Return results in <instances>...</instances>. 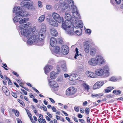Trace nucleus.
Returning a JSON list of instances; mask_svg holds the SVG:
<instances>
[{"mask_svg":"<svg viewBox=\"0 0 123 123\" xmlns=\"http://www.w3.org/2000/svg\"><path fill=\"white\" fill-rule=\"evenodd\" d=\"M92 48L91 45L90 43H86L84 46L85 51L86 53L89 52L90 50Z\"/></svg>","mask_w":123,"mask_h":123,"instance_id":"20","label":"nucleus"},{"mask_svg":"<svg viewBox=\"0 0 123 123\" xmlns=\"http://www.w3.org/2000/svg\"><path fill=\"white\" fill-rule=\"evenodd\" d=\"M76 74H75L74 73H72L71 74L69 78V80H72L73 79H74V77L76 75Z\"/></svg>","mask_w":123,"mask_h":123,"instance_id":"35","label":"nucleus"},{"mask_svg":"<svg viewBox=\"0 0 123 123\" xmlns=\"http://www.w3.org/2000/svg\"><path fill=\"white\" fill-rule=\"evenodd\" d=\"M99 95V94H91V96L92 97L95 98L96 97H98Z\"/></svg>","mask_w":123,"mask_h":123,"instance_id":"41","label":"nucleus"},{"mask_svg":"<svg viewBox=\"0 0 123 123\" xmlns=\"http://www.w3.org/2000/svg\"><path fill=\"white\" fill-rule=\"evenodd\" d=\"M50 33L52 35L54 36H56L57 35V32L55 29L53 28L51 29Z\"/></svg>","mask_w":123,"mask_h":123,"instance_id":"28","label":"nucleus"},{"mask_svg":"<svg viewBox=\"0 0 123 123\" xmlns=\"http://www.w3.org/2000/svg\"><path fill=\"white\" fill-rule=\"evenodd\" d=\"M2 90L4 92H5V91H6L7 90V88L5 86H3L2 87Z\"/></svg>","mask_w":123,"mask_h":123,"instance_id":"43","label":"nucleus"},{"mask_svg":"<svg viewBox=\"0 0 123 123\" xmlns=\"http://www.w3.org/2000/svg\"><path fill=\"white\" fill-rule=\"evenodd\" d=\"M74 109L77 112H78L79 111V108L77 107H74Z\"/></svg>","mask_w":123,"mask_h":123,"instance_id":"48","label":"nucleus"},{"mask_svg":"<svg viewBox=\"0 0 123 123\" xmlns=\"http://www.w3.org/2000/svg\"><path fill=\"white\" fill-rule=\"evenodd\" d=\"M80 111L81 112L83 113L84 112L85 110L83 108H81L80 109Z\"/></svg>","mask_w":123,"mask_h":123,"instance_id":"63","label":"nucleus"},{"mask_svg":"<svg viewBox=\"0 0 123 123\" xmlns=\"http://www.w3.org/2000/svg\"><path fill=\"white\" fill-rule=\"evenodd\" d=\"M15 114L16 116H18L19 115V113L18 111H17L15 113Z\"/></svg>","mask_w":123,"mask_h":123,"instance_id":"56","label":"nucleus"},{"mask_svg":"<svg viewBox=\"0 0 123 123\" xmlns=\"http://www.w3.org/2000/svg\"><path fill=\"white\" fill-rule=\"evenodd\" d=\"M53 51L54 54L55 55L56 54H59L60 51L59 47L58 46L55 47L53 50Z\"/></svg>","mask_w":123,"mask_h":123,"instance_id":"25","label":"nucleus"},{"mask_svg":"<svg viewBox=\"0 0 123 123\" xmlns=\"http://www.w3.org/2000/svg\"><path fill=\"white\" fill-rule=\"evenodd\" d=\"M76 90L74 87H70L67 90L66 93L67 95H70L74 94L76 92Z\"/></svg>","mask_w":123,"mask_h":123,"instance_id":"13","label":"nucleus"},{"mask_svg":"<svg viewBox=\"0 0 123 123\" xmlns=\"http://www.w3.org/2000/svg\"><path fill=\"white\" fill-rule=\"evenodd\" d=\"M12 73L15 75H16V76H18V74L16 72L14 71H13L12 72Z\"/></svg>","mask_w":123,"mask_h":123,"instance_id":"59","label":"nucleus"},{"mask_svg":"<svg viewBox=\"0 0 123 123\" xmlns=\"http://www.w3.org/2000/svg\"><path fill=\"white\" fill-rule=\"evenodd\" d=\"M67 0H60V3L61 4V5L63 4H64L67 2Z\"/></svg>","mask_w":123,"mask_h":123,"instance_id":"37","label":"nucleus"},{"mask_svg":"<svg viewBox=\"0 0 123 123\" xmlns=\"http://www.w3.org/2000/svg\"><path fill=\"white\" fill-rule=\"evenodd\" d=\"M38 33H36L35 31L34 33L29 37V38L28 40V43L30 44H32L34 43H36L38 42L39 43L41 42L42 43L41 44L43 43V40H41V39L40 40L39 35L38 37Z\"/></svg>","mask_w":123,"mask_h":123,"instance_id":"4","label":"nucleus"},{"mask_svg":"<svg viewBox=\"0 0 123 123\" xmlns=\"http://www.w3.org/2000/svg\"><path fill=\"white\" fill-rule=\"evenodd\" d=\"M26 16V12L23 11H21L20 13H17L16 14V16L14 18L13 20L15 22L18 21L22 18Z\"/></svg>","mask_w":123,"mask_h":123,"instance_id":"12","label":"nucleus"},{"mask_svg":"<svg viewBox=\"0 0 123 123\" xmlns=\"http://www.w3.org/2000/svg\"><path fill=\"white\" fill-rule=\"evenodd\" d=\"M29 18H25L19 21L20 24H22V25L24 27H26L28 26L29 25L30 23L29 22H26L28 20Z\"/></svg>","mask_w":123,"mask_h":123,"instance_id":"15","label":"nucleus"},{"mask_svg":"<svg viewBox=\"0 0 123 123\" xmlns=\"http://www.w3.org/2000/svg\"><path fill=\"white\" fill-rule=\"evenodd\" d=\"M21 11H23L21 9H20V7H14L13 10V12L16 13V14L17 13H20Z\"/></svg>","mask_w":123,"mask_h":123,"instance_id":"27","label":"nucleus"},{"mask_svg":"<svg viewBox=\"0 0 123 123\" xmlns=\"http://www.w3.org/2000/svg\"><path fill=\"white\" fill-rule=\"evenodd\" d=\"M49 22L50 25L55 27H57L58 25V23L55 21L49 19Z\"/></svg>","mask_w":123,"mask_h":123,"instance_id":"24","label":"nucleus"},{"mask_svg":"<svg viewBox=\"0 0 123 123\" xmlns=\"http://www.w3.org/2000/svg\"><path fill=\"white\" fill-rule=\"evenodd\" d=\"M72 28L71 29H67L66 30L67 33L69 35H73L74 33H75L78 35H81L82 33V30L80 29H79L78 30H76L74 29H76V27H74L73 28V26H71Z\"/></svg>","mask_w":123,"mask_h":123,"instance_id":"8","label":"nucleus"},{"mask_svg":"<svg viewBox=\"0 0 123 123\" xmlns=\"http://www.w3.org/2000/svg\"><path fill=\"white\" fill-rule=\"evenodd\" d=\"M86 74L88 76L91 78H95L96 76L95 74L92 72L87 71L86 72Z\"/></svg>","mask_w":123,"mask_h":123,"instance_id":"23","label":"nucleus"},{"mask_svg":"<svg viewBox=\"0 0 123 123\" xmlns=\"http://www.w3.org/2000/svg\"><path fill=\"white\" fill-rule=\"evenodd\" d=\"M88 63L90 65L95 66L97 65L103 64L104 60L103 58L100 56H98L95 58H91L89 60Z\"/></svg>","mask_w":123,"mask_h":123,"instance_id":"5","label":"nucleus"},{"mask_svg":"<svg viewBox=\"0 0 123 123\" xmlns=\"http://www.w3.org/2000/svg\"><path fill=\"white\" fill-rule=\"evenodd\" d=\"M65 17L66 19L65 23L62 19V28L65 30H66L67 29H71L72 28L71 26H73V25L71 23L72 22V21L70 15L69 14L66 12Z\"/></svg>","mask_w":123,"mask_h":123,"instance_id":"2","label":"nucleus"},{"mask_svg":"<svg viewBox=\"0 0 123 123\" xmlns=\"http://www.w3.org/2000/svg\"><path fill=\"white\" fill-rule=\"evenodd\" d=\"M49 99L51 101L52 103H54L55 102V101L52 98H49Z\"/></svg>","mask_w":123,"mask_h":123,"instance_id":"64","label":"nucleus"},{"mask_svg":"<svg viewBox=\"0 0 123 123\" xmlns=\"http://www.w3.org/2000/svg\"><path fill=\"white\" fill-rule=\"evenodd\" d=\"M114 88L113 87H109L105 89V92L106 93H107L111 91V90L114 89Z\"/></svg>","mask_w":123,"mask_h":123,"instance_id":"33","label":"nucleus"},{"mask_svg":"<svg viewBox=\"0 0 123 123\" xmlns=\"http://www.w3.org/2000/svg\"><path fill=\"white\" fill-rule=\"evenodd\" d=\"M117 4H119L121 2V0H115Z\"/></svg>","mask_w":123,"mask_h":123,"instance_id":"50","label":"nucleus"},{"mask_svg":"<svg viewBox=\"0 0 123 123\" xmlns=\"http://www.w3.org/2000/svg\"><path fill=\"white\" fill-rule=\"evenodd\" d=\"M113 93L117 95L120 94L121 93V92L119 90L116 91L114 90L113 91Z\"/></svg>","mask_w":123,"mask_h":123,"instance_id":"36","label":"nucleus"},{"mask_svg":"<svg viewBox=\"0 0 123 123\" xmlns=\"http://www.w3.org/2000/svg\"><path fill=\"white\" fill-rule=\"evenodd\" d=\"M73 23L76 24L77 26L75 27H79L80 28L83 27V24L81 21H79L78 19H75L74 21H72V22ZM74 27H75V26Z\"/></svg>","mask_w":123,"mask_h":123,"instance_id":"19","label":"nucleus"},{"mask_svg":"<svg viewBox=\"0 0 123 123\" xmlns=\"http://www.w3.org/2000/svg\"><path fill=\"white\" fill-rule=\"evenodd\" d=\"M62 112L64 113L65 115L66 116H68V114L65 111H62Z\"/></svg>","mask_w":123,"mask_h":123,"instance_id":"60","label":"nucleus"},{"mask_svg":"<svg viewBox=\"0 0 123 123\" xmlns=\"http://www.w3.org/2000/svg\"><path fill=\"white\" fill-rule=\"evenodd\" d=\"M52 16L56 22L60 23L62 21L61 17L58 13L53 12L52 13Z\"/></svg>","mask_w":123,"mask_h":123,"instance_id":"14","label":"nucleus"},{"mask_svg":"<svg viewBox=\"0 0 123 123\" xmlns=\"http://www.w3.org/2000/svg\"><path fill=\"white\" fill-rule=\"evenodd\" d=\"M58 73H56L54 71H52L50 73V78L52 79H55L57 76Z\"/></svg>","mask_w":123,"mask_h":123,"instance_id":"22","label":"nucleus"},{"mask_svg":"<svg viewBox=\"0 0 123 123\" xmlns=\"http://www.w3.org/2000/svg\"><path fill=\"white\" fill-rule=\"evenodd\" d=\"M95 73L98 76H104L107 77L109 76L110 74V72L109 67L105 66L102 68L97 69L95 71Z\"/></svg>","mask_w":123,"mask_h":123,"instance_id":"3","label":"nucleus"},{"mask_svg":"<svg viewBox=\"0 0 123 123\" xmlns=\"http://www.w3.org/2000/svg\"><path fill=\"white\" fill-rule=\"evenodd\" d=\"M45 18V16L44 15H42L39 17L38 21L39 22H41L44 21Z\"/></svg>","mask_w":123,"mask_h":123,"instance_id":"34","label":"nucleus"},{"mask_svg":"<svg viewBox=\"0 0 123 123\" xmlns=\"http://www.w3.org/2000/svg\"><path fill=\"white\" fill-rule=\"evenodd\" d=\"M85 90H86L88 91L89 88V86L87 84L85 83H84L82 84Z\"/></svg>","mask_w":123,"mask_h":123,"instance_id":"31","label":"nucleus"},{"mask_svg":"<svg viewBox=\"0 0 123 123\" xmlns=\"http://www.w3.org/2000/svg\"><path fill=\"white\" fill-rule=\"evenodd\" d=\"M4 92L5 94L7 96H8L9 95V92L8 89H7V90L5 91V92Z\"/></svg>","mask_w":123,"mask_h":123,"instance_id":"46","label":"nucleus"},{"mask_svg":"<svg viewBox=\"0 0 123 123\" xmlns=\"http://www.w3.org/2000/svg\"><path fill=\"white\" fill-rule=\"evenodd\" d=\"M79 79V76L77 74H76V75L74 77V79L73 80H77Z\"/></svg>","mask_w":123,"mask_h":123,"instance_id":"39","label":"nucleus"},{"mask_svg":"<svg viewBox=\"0 0 123 123\" xmlns=\"http://www.w3.org/2000/svg\"><path fill=\"white\" fill-rule=\"evenodd\" d=\"M61 51L63 55H66L68 54L69 51L68 46L66 45H63L61 47Z\"/></svg>","mask_w":123,"mask_h":123,"instance_id":"16","label":"nucleus"},{"mask_svg":"<svg viewBox=\"0 0 123 123\" xmlns=\"http://www.w3.org/2000/svg\"><path fill=\"white\" fill-rule=\"evenodd\" d=\"M109 80L111 81H115L116 80V78L115 77H113L110 79Z\"/></svg>","mask_w":123,"mask_h":123,"instance_id":"42","label":"nucleus"},{"mask_svg":"<svg viewBox=\"0 0 123 123\" xmlns=\"http://www.w3.org/2000/svg\"><path fill=\"white\" fill-rule=\"evenodd\" d=\"M62 6L61 4L60 3H57L55 5L54 8L56 10H58L61 8Z\"/></svg>","mask_w":123,"mask_h":123,"instance_id":"30","label":"nucleus"},{"mask_svg":"<svg viewBox=\"0 0 123 123\" xmlns=\"http://www.w3.org/2000/svg\"><path fill=\"white\" fill-rule=\"evenodd\" d=\"M32 88L33 90L35 91L37 93H39V91L36 89L34 87H32Z\"/></svg>","mask_w":123,"mask_h":123,"instance_id":"57","label":"nucleus"},{"mask_svg":"<svg viewBox=\"0 0 123 123\" xmlns=\"http://www.w3.org/2000/svg\"><path fill=\"white\" fill-rule=\"evenodd\" d=\"M70 75L67 74H64V76L65 78L69 77Z\"/></svg>","mask_w":123,"mask_h":123,"instance_id":"53","label":"nucleus"},{"mask_svg":"<svg viewBox=\"0 0 123 123\" xmlns=\"http://www.w3.org/2000/svg\"><path fill=\"white\" fill-rule=\"evenodd\" d=\"M38 6L40 7H41L42 5V3L40 1H39L38 2Z\"/></svg>","mask_w":123,"mask_h":123,"instance_id":"45","label":"nucleus"},{"mask_svg":"<svg viewBox=\"0 0 123 123\" xmlns=\"http://www.w3.org/2000/svg\"><path fill=\"white\" fill-rule=\"evenodd\" d=\"M32 109L33 110V111L35 113H36L37 111V109L36 108V107L33 106V105H32Z\"/></svg>","mask_w":123,"mask_h":123,"instance_id":"38","label":"nucleus"},{"mask_svg":"<svg viewBox=\"0 0 123 123\" xmlns=\"http://www.w3.org/2000/svg\"><path fill=\"white\" fill-rule=\"evenodd\" d=\"M18 102H19L23 106H25V104L22 101L20 100V99H18Z\"/></svg>","mask_w":123,"mask_h":123,"instance_id":"40","label":"nucleus"},{"mask_svg":"<svg viewBox=\"0 0 123 123\" xmlns=\"http://www.w3.org/2000/svg\"><path fill=\"white\" fill-rule=\"evenodd\" d=\"M17 121L18 123H22V121L20 119H19V118H18L17 119Z\"/></svg>","mask_w":123,"mask_h":123,"instance_id":"58","label":"nucleus"},{"mask_svg":"<svg viewBox=\"0 0 123 123\" xmlns=\"http://www.w3.org/2000/svg\"><path fill=\"white\" fill-rule=\"evenodd\" d=\"M60 63H61V67L62 69L64 71H66L67 70L66 65L65 62L64 61L59 62Z\"/></svg>","mask_w":123,"mask_h":123,"instance_id":"26","label":"nucleus"},{"mask_svg":"<svg viewBox=\"0 0 123 123\" xmlns=\"http://www.w3.org/2000/svg\"><path fill=\"white\" fill-rule=\"evenodd\" d=\"M49 85L52 91H56L58 90L59 85L55 81L52 80L49 81Z\"/></svg>","mask_w":123,"mask_h":123,"instance_id":"10","label":"nucleus"},{"mask_svg":"<svg viewBox=\"0 0 123 123\" xmlns=\"http://www.w3.org/2000/svg\"><path fill=\"white\" fill-rule=\"evenodd\" d=\"M90 54L91 55L93 56L95 55L96 50L95 49L94 47H92L91 49L90 50Z\"/></svg>","mask_w":123,"mask_h":123,"instance_id":"29","label":"nucleus"},{"mask_svg":"<svg viewBox=\"0 0 123 123\" xmlns=\"http://www.w3.org/2000/svg\"><path fill=\"white\" fill-rule=\"evenodd\" d=\"M75 50L76 52V53L75 55L74 58L75 59H77V57H78V56H81V54H78V50L77 48H76Z\"/></svg>","mask_w":123,"mask_h":123,"instance_id":"32","label":"nucleus"},{"mask_svg":"<svg viewBox=\"0 0 123 123\" xmlns=\"http://www.w3.org/2000/svg\"><path fill=\"white\" fill-rule=\"evenodd\" d=\"M12 96L15 98H16L17 96L16 94L14 92H12Z\"/></svg>","mask_w":123,"mask_h":123,"instance_id":"47","label":"nucleus"},{"mask_svg":"<svg viewBox=\"0 0 123 123\" xmlns=\"http://www.w3.org/2000/svg\"><path fill=\"white\" fill-rule=\"evenodd\" d=\"M72 16L71 18L72 22V21H74L75 19L76 20L79 19L80 18V17L79 16L80 14L78 13L75 6H74L72 7Z\"/></svg>","mask_w":123,"mask_h":123,"instance_id":"9","label":"nucleus"},{"mask_svg":"<svg viewBox=\"0 0 123 123\" xmlns=\"http://www.w3.org/2000/svg\"><path fill=\"white\" fill-rule=\"evenodd\" d=\"M46 28L45 24L44 23H42L41 24V29L39 33H38L39 35V39H41V40L44 39L46 36Z\"/></svg>","mask_w":123,"mask_h":123,"instance_id":"7","label":"nucleus"},{"mask_svg":"<svg viewBox=\"0 0 123 123\" xmlns=\"http://www.w3.org/2000/svg\"><path fill=\"white\" fill-rule=\"evenodd\" d=\"M53 66L49 65H46L44 68V72L46 74L49 73L53 68Z\"/></svg>","mask_w":123,"mask_h":123,"instance_id":"17","label":"nucleus"},{"mask_svg":"<svg viewBox=\"0 0 123 123\" xmlns=\"http://www.w3.org/2000/svg\"><path fill=\"white\" fill-rule=\"evenodd\" d=\"M46 119L48 121H49L50 120V118L48 116H47L45 117Z\"/></svg>","mask_w":123,"mask_h":123,"instance_id":"61","label":"nucleus"},{"mask_svg":"<svg viewBox=\"0 0 123 123\" xmlns=\"http://www.w3.org/2000/svg\"><path fill=\"white\" fill-rule=\"evenodd\" d=\"M79 120L80 122L82 123H84L85 122V121L83 119H79Z\"/></svg>","mask_w":123,"mask_h":123,"instance_id":"62","label":"nucleus"},{"mask_svg":"<svg viewBox=\"0 0 123 123\" xmlns=\"http://www.w3.org/2000/svg\"><path fill=\"white\" fill-rule=\"evenodd\" d=\"M51 109L54 112H55L56 111V108L54 106L51 107Z\"/></svg>","mask_w":123,"mask_h":123,"instance_id":"51","label":"nucleus"},{"mask_svg":"<svg viewBox=\"0 0 123 123\" xmlns=\"http://www.w3.org/2000/svg\"><path fill=\"white\" fill-rule=\"evenodd\" d=\"M21 6L27 8L29 10H34V7L33 6V4L31 0H24L20 3Z\"/></svg>","mask_w":123,"mask_h":123,"instance_id":"6","label":"nucleus"},{"mask_svg":"<svg viewBox=\"0 0 123 123\" xmlns=\"http://www.w3.org/2000/svg\"><path fill=\"white\" fill-rule=\"evenodd\" d=\"M89 108L87 107L85 109V113L86 114H89Z\"/></svg>","mask_w":123,"mask_h":123,"instance_id":"44","label":"nucleus"},{"mask_svg":"<svg viewBox=\"0 0 123 123\" xmlns=\"http://www.w3.org/2000/svg\"><path fill=\"white\" fill-rule=\"evenodd\" d=\"M51 7V6L49 5H47L46 6V8L47 9H50Z\"/></svg>","mask_w":123,"mask_h":123,"instance_id":"52","label":"nucleus"},{"mask_svg":"<svg viewBox=\"0 0 123 123\" xmlns=\"http://www.w3.org/2000/svg\"><path fill=\"white\" fill-rule=\"evenodd\" d=\"M27 113L28 115V117H31L32 116L31 114L29 111H28V112H27Z\"/></svg>","mask_w":123,"mask_h":123,"instance_id":"54","label":"nucleus"},{"mask_svg":"<svg viewBox=\"0 0 123 123\" xmlns=\"http://www.w3.org/2000/svg\"><path fill=\"white\" fill-rule=\"evenodd\" d=\"M24 27L22 25L20 26L19 28L21 29L20 32L22 35L28 38L34 33L36 29V27L34 26L32 28L29 27L23 29Z\"/></svg>","mask_w":123,"mask_h":123,"instance_id":"1","label":"nucleus"},{"mask_svg":"<svg viewBox=\"0 0 123 123\" xmlns=\"http://www.w3.org/2000/svg\"><path fill=\"white\" fill-rule=\"evenodd\" d=\"M74 2L72 1V0H67V2L64 4H63L62 5H63V7L62 8V12H64V10L67 9L68 6L70 7V6L72 7L74 6Z\"/></svg>","mask_w":123,"mask_h":123,"instance_id":"11","label":"nucleus"},{"mask_svg":"<svg viewBox=\"0 0 123 123\" xmlns=\"http://www.w3.org/2000/svg\"><path fill=\"white\" fill-rule=\"evenodd\" d=\"M86 32L89 34H90L91 33V31L89 29H87L86 30Z\"/></svg>","mask_w":123,"mask_h":123,"instance_id":"49","label":"nucleus"},{"mask_svg":"<svg viewBox=\"0 0 123 123\" xmlns=\"http://www.w3.org/2000/svg\"><path fill=\"white\" fill-rule=\"evenodd\" d=\"M57 42L56 39L54 37L51 38L50 41V44L52 47L54 46L56 44Z\"/></svg>","mask_w":123,"mask_h":123,"instance_id":"21","label":"nucleus"},{"mask_svg":"<svg viewBox=\"0 0 123 123\" xmlns=\"http://www.w3.org/2000/svg\"><path fill=\"white\" fill-rule=\"evenodd\" d=\"M21 90L23 92V93L24 94H25V95H27V92H26L24 90L22 89H21Z\"/></svg>","mask_w":123,"mask_h":123,"instance_id":"55","label":"nucleus"},{"mask_svg":"<svg viewBox=\"0 0 123 123\" xmlns=\"http://www.w3.org/2000/svg\"><path fill=\"white\" fill-rule=\"evenodd\" d=\"M104 82L103 81H98L93 86V88L96 89L102 86L104 84Z\"/></svg>","mask_w":123,"mask_h":123,"instance_id":"18","label":"nucleus"}]
</instances>
